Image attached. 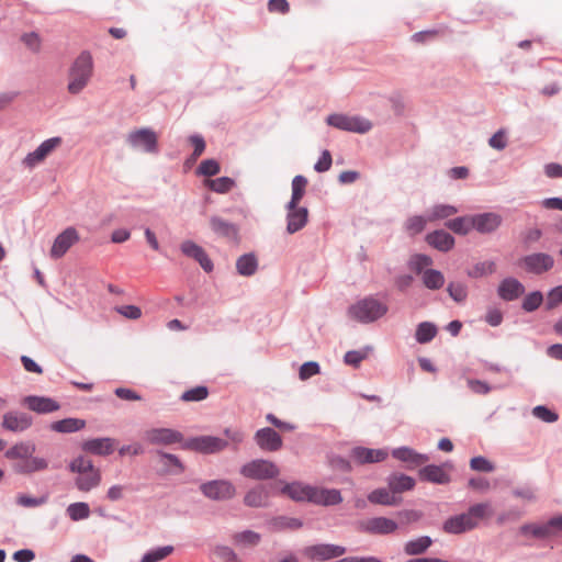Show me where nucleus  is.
I'll return each instance as SVG.
<instances>
[{
	"instance_id": "nucleus-43",
	"label": "nucleus",
	"mask_w": 562,
	"mask_h": 562,
	"mask_svg": "<svg viewBox=\"0 0 562 562\" xmlns=\"http://www.w3.org/2000/svg\"><path fill=\"white\" fill-rule=\"evenodd\" d=\"M429 246H453V237L446 231L440 229L427 235Z\"/></svg>"
},
{
	"instance_id": "nucleus-41",
	"label": "nucleus",
	"mask_w": 562,
	"mask_h": 562,
	"mask_svg": "<svg viewBox=\"0 0 562 562\" xmlns=\"http://www.w3.org/2000/svg\"><path fill=\"white\" fill-rule=\"evenodd\" d=\"M368 501L372 504L396 505L397 499L385 488H378L368 495Z\"/></svg>"
},
{
	"instance_id": "nucleus-22",
	"label": "nucleus",
	"mask_w": 562,
	"mask_h": 562,
	"mask_svg": "<svg viewBox=\"0 0 562 562\" xmlns=\"http://www.w3.org/2000/svg\"><path fill=\"white\" fill-rule=\"evenodd\" d=\"M24 402L31 411L40 414L52 413L59 409V404L49 397L27 396Z\"/></svg>"
},
{
	"instance_id": "nucleus-16",
	"label": "nucleus",
	"mask_w": 562,
	"mask_h": 562,
	"mask_svg": "<svg viewBox=\"0 0 562 562\" xmlns=\"http://www.w3.org/2000/svg\"><path fill=\"white\" fill-rule=\"evenodd\" d=\"M32 425V418L25 413H7L3 415L2 427L7 430L24 431Z\"/></svg>"
},
{
	"instance_id": "nucleus-9",
	"label": "nucleus",
	"mask_w": 562,
	"mask_h": 562,
	"mask_svg": "<svg viewBox=\"0 0 562 562\" xmlns=\"http://www.w3.org/2000/svg\"><path fill=\"white\" fill-rule=\"evenodd\" d=\"M228 446L225 439L214 436H199L189 439L184 447L201 453H215Z\"/></svg>"
},
{
	"instance_id": "nucleus-13",
	"label": "nucleus",
	"mask_w": 562,
	"mask_h": 562,
	"mask_svg": "<svg viewBox=\"0 0 562 562\" xmlns=\"http://www.w3.org/2000/svg\"><path fill=\"white\" fill-rule=\"evenodd\" d=\"M255 441L265 451L276 452L282 448V437L272 428L265 427L256 431Z\"/></svg>"
},
{
	"instance_id": "nucleus-46",
	"label": "nucleus",
	"mask_w": 562,
	"mask_h": 562,
	"mask_svg": "<svg viewBox=\"0 0 562 562\" xmlns=\"http://www.w3.org/2000/svg\"><path fill=\"white\" fill-rule=\"evenodd\" d=\"M67 513L71 520L78 521L90 516V508L87 503H72L67 507Z\"/></svg>"
},
{
	"instance_id": "nucleus-27",
	"label": "nucleus",
	"mask_w": 562,
	"mask_h": 562,
	"mask_svg": "<svg viewBox=\"0 0 562 562\" xmlns=\"http://www.w3.org/2000/svg\"><path fill=\"white\" fill-rule=\"evenodd\" d=\"M232 540L238 548H254L260 543L261 535L252 530H244L235 532Z\"/></svg>"
},
{
	"instance_id": "nucleus-63",
	"label": "nucleus",
	"mask_w": 562,
	"mask_h": 562,
	"mask_svg": "<svg viewBox=\"0 0 562 562\" xmlns=\"http://www.w3.org/2000/svg\"><path fill=\"white\" fill-rule=\"evenodd\" d=\"M46 159V157L43 155V153L37 147L34 151L26 155V157L23 159V165L26 168H34L38 164L43 162Z\"/></svg>"
},
{
	"instance_id": "nucleus-44",
	"label": "nucleus",
	"mask_w": 562,
	"mask_h": 562,
	"mask_svg": "<svg viewBox=\"0 0 562 562\" xmlns=\"http://www.w3.org/2000/svg\"><path fill=\"white\" fill-rule=\"evenodd\" d=\"M211 227L212 229L222 236H235L237 233V228L234 224L228 223L220 217H213L211 220Z\"/></svg>"
},
{
	"instance_id": "nucleus-62",
	"label": "nucleus",
	"mask_w": 562,
	"mask_h": 562,
	"mask_svg": "<svg viewBox=\"0 0 562 562\" xmlns=\"http://www.w3.org/2000/svg\"><path fill=\"white\" fill-rule=\"evenodd\" d=\"M317 373H319L318 363L315 361H308L301 366L299 376L302 381H305Z\"/></svg>"
},
{
	"instance_id": "nucleus-29",
	"label": "nucleus",
	"mask_w": 562,
	"mask_h": 562,
	"mask_svg": "<svg viewBox=\"0 0 562 562\" xmlns=\"http://www.w3.org/2000/svg\"><path fill=\"white\" fill-rule=\"evenodd\" d=\"M519 531L524 536H531L537 539H547L555 536L554 531L550 530L548 521L542 525L526 524L519 528Z\"/></svg>"
},
{
	"instance_id": "nucleus-35",
	"label": "nucleus",
	"mask_w": 562,
	"mask_h": 562,
	"mask_svg": "<svg viewBox=\"0 0 562 562\" xmlns=\"http://www.w3.org/2000/svg\"><path fill=\"white\" fill-rule=\"evenodd\" d=\"M86 422L79 418H65L54 422L50 428L57 432H74L85 427Z\"/></svg>"
},
{
	"instance_id": "nucleus-56",
	"label": "nucleus",
	"mask_w": 562,
	"mask_h": 562,
	"mask_svg": "<svg viewBox=\"0 0 562 562\" xmlns=\"http://www.w3.org/2000/svg\"><path fill=\"white\" fill-rule=\"evenodd\" d=\"M532 415L544 422V423H554L558 420L559 416L553 411L549 409L547 406L538 405L532 408Z\"/></svg>"
},
{
	"instance_id": "nucleus-14",
	"label": "nucleus",
	"mask_w": 562,
	"mask_h": 562,
	"mask_svg": "<svg viewBox=\"0 0 562 562\" xmlns=\"http://www.w3.org/2000/svg\"><path fill=\"white\" fill-rule=\"evenodd\" d=\"M525 293L524 284L516 278L508 277L501 281L497 288L498 296L504 301H514Z\"/></svg>"
},
{
	"instance_id": "nucleus-47",
	"label": "nucleus",
	"mask_w": 562,
	"mask_h": 562,
	"mask_svg": "<svg viewBox=\"0 0 562 562\" xmlns=\"http://www.w3.org/2000/svg\"><path fill=\"white\" fill-rule=\"evenodd\" d=\"M173 550L175 548L172 546L157 548L155 550L146 552L142 557L140 562H159L166 559L168 555H170L173 552Z\"/></svg>"
},
{
	"instance_id": "nucleus-21",
	"label": "nucleus",
	"mask_w": 562,
	"mask_h": 562,
	"mask_svg": "<svg viewBox=\"0 0 562 562\" xmlns=\"http://www.w3.org/2000/svg\"><path fill=\"white\" fill-rule=\"evenodd\" d=\"M392 456L402 462L408 463L411 467L422 465L429 460L428 456L418 453L408 447L394 449Z\"/></svg>"
},
{
	"instance_id": "nucleus-33",
	"label": "nucleus",
	"mask_w": 562,
	"mask_h": 562,
	"mask_svg": "<svg viewBox=\"0 0 562 562\" xmlns=\"http://www.w3.org/2000/svg\"><path fill=\"white\" fill-rule=\"evenodd\" d=\"M269 526L273 531H282L285 529L296 530L303 526V522L299 518L279 516L272 518L269 521Z\"/></svg>"
},
{
	"instance_id": "nucleus-28",
	"label": "nucleus",
	"mask_w": 562,
	"mask_h": 562,
	"mask_svg": "<svg viewBox=\"0 0 562 562\" xmlns=\"http://www.w3.org/2000/svg\"><path fill=\"white\" fill-rule=\"evenodd\" d=\"M100 482L101 474L99 469H95L90 472H86L85 474H79L75 481V484L79 491L89 492L90 490L97 487Z\"/></svg>"
},
{
	"instance_id": "nucleus-51",
	"label": "nucleus",
	"mask_w": 562,
	"mask_h": 562,
	"mask_svg": "<svg viewBox=\"0 0 562 562\" xmlns=\"http://www.w3.org/2000/svg\"><path fill=\"white\" fill-rule=\"evenodd\" d=\"M207 395H209L207 387L204 385H199V386H195L193 389H190V390L183 392L180 398L183 402H199V401L205 400L207 397Z\"/></svg>"
},
{
	"instance_id": "nucleus-37",
	"label": "nucleus",
	"mask_w": 562,
	"mask_h": 562,
	"mask_svg": "<svg viewBox=\"0 0 562 562\" xmlns=\"http://www.w3.org/2000/svg\"><path fill=\"white\" fill-rule=\"evenodd\" d=\"M457 213L458 209L450 204H437L426 212L429 222L448 218Z\"/></svg>"
},
{
	"instance_id": "nucleus-32",
	"label": "nucleus",
	"mask_w": 562,
	"mask_h": 562,
	"mask_svg": "<svg viewBox=\"0 0 562 562\" xmlns=\"http://www.w3.org/2000/svg\"><path fill=\"white\" fill-rule=\"evenodd\" d=\"M35 451V446L31 442H19L8 449L4 453L8 459H22L25 461Z\"/></svg>"
},
{
	"instance_id": "nucleus-17",
	"label": "nucleus",
	"mask_w": 562,
	"mask_h": 562,
	"mask_svg": "<svg viewBox=\"0 0 562 562\" xmlns=\"http://www.w3.org/2000/svg\"><path fill=\"white\" fill-rule=\"evenodd\" d=\"M473 229L480 233L494 232L502 223L501 215L496 213H484L472 215Z\"/></svg>"
},
{
	"instance_id": "nucleus-26",
	"label": "nucleus",
	"mask_w": 562,
	"mask_h": 562,
	"mask_svg": "<svg viewBox=\"0 0 562 562\" xmlns=\"http://www.w3.org/2000/svg\"><path fill=\"white\" fill-rule=\"evenodd\" d=\"M48 468V462L44 458L30 457L25 461L14 464L13 469L20 474H31L33 472L43 471Z\"/></svg>"
},
{
	"instance_id": "nucleus-11",
	"label": "nucleus",
	"mask_w": 562,
	"mask_h": 562,
	"mask_svg": "<svg viewBox=\"0 0 562 562\" xmlns=\"http://www.w3.org/2000/svg\"><path fill=\"white\" fill-rule=\"evenodd\" d=\"M554 260L543 252H536L519 260V265L529 273L541 274L553 267Z\"/></svg>"
},
{
	"instance_id": "nucleus-57",
	"label": "nucleus",
	"mask_w": 562,
	"mask_h": 562,
	"mask_svg": "<svg viewBox=\"0 0 562 562\" xmlns=\"http://www.w3.org/2000/svg\"><path fill=\"white\" fill-rule=\"evenodd\" d=\"M447 291L456 302H463L467 299V288L460 282L449 283Z\"/></svg>"
},
{
	"instance_id": "nucleus-18",
	"label": "nucleus",
	"mask_w": 562,
	"mask_h": 562,
	"mask_svg": "<svg viewBox=\"0 0 562 562\" xmlns=\"http://www.w3.org/2000/svg\"><path fill=\"white\" fill-rule=\"evenodd\" d=\"M342 502V496L339 490L336 488H317L314 487L312 494V503L322 506L338 505Z\"/></svg>"
},
{
	"instance_id": "nucleus-59",
	"label": "nucleus",
	"mask_w": 562,
	"mask_h": 562,
	"mask_svg": "<svg viewBox=\"0 0 562 562\" xmlns=\"http://www.w3.org/2000/svg\"><path fill=\"white\" fill-rule=\"evenodd\" d=\"M196 172L207 177L215 176L220 172V164L214 159L203 160Z\"/></svg>"
},
{
	"instance_id": "nucleus-15",
	"label": "nucleus",
	"mask_w": 562,
	"mask_h": 562,
	"mask_svg": "<svg viewBox=\"0 0 562 562\" xmlns=\"http://www.w3.org/2000/svg\"><path fill=\"white\" fill-rule=\"evenodd\" d=\"M386 457L387 452L382 449L356 447L351 450V458L360 464L380 462Z\"/></svg>"
},
{
	"instance_id": "nucleus-3",
	"label": "nucleus",
	"mask_w": 562,
	"mask_h": 562,
	"mask_svg": "<svg viewBox=\"0 0 562 562\" xmlns=\"http://www.w3.org/2000/svg\"><path fill=\"white\" fill-rule=\"evenodd\" d=\"M387 305L373 297H366L348 308V315L359 323H372L387 313Z\"/></svg>"
},
{
	"instance_id": "nucleus-54",
	"label": "nucleus",
	"mask_w": 562,
	"mask_h": 562,
	"mask_svg": "<svg viewBox=\"0 0 562 562\" xmlns=\"http://www.w3.org/2000/svg\"><path fill=\"white\" fill-rule=\"evenodd\" d=\"M470 468L476 472L490 473L495 470L493 462L487 460L485 457L479 456L470 460Z\"/></svg>"
},
{
	"instance_id": "nucleus-53",
	"label": "nucleus",
	"mask_w": 562,
	"mask_h": 562,
	"mask_svg": "<svg viewBox=\"0 0 562 562\" xmlns=\"http://www.w3.org/2000/svg\"><path fill=\"white\" fill-rule=\"evenodd\" d=\"M542 301V293L540 291H533L525 296L521 307L526 312H533L541 305Z\"/></svg>"
},
{
	"instance_id": "nucleus-30",
	"label": "nucleus",
	"mask_w": 562,
	"mask_h": 562,
	"mask_svg": "<svg viewBox=\"0 0 562 562\" xmlns=\"http://www.w3.org/2000/svg\"><path fill=\"white\" fill-rule=\"evenodd\" d=\"M181 250L186 257L198 261L205 272L213 270V262L204 251V248H181Z\"/></svg>"
},
{
	"instance_id": "nucleus-12",
	"label": "nucleus",
	"mask_w": 562,
	"mask_h": 562,
	"mask_svg": "<svg viewBox=\"0 0 562 562\" xmlns=\"http://www.w3.org/2000/svg\"><path fill=\"white\" fill-rule=\"evenodd\" d=\"M144 439L150 445L168 446L181 442L183 436L181 432L170 428H151L145 431Z\"/></svg>"
},
{
	"instance_id": "nucleus-45",
	"label": "nucleus",
	"mask_w": 562,
	"mask_h": 562,
	"mask_svg": "<svg viewBox=\"0 0 562 562\" xmlns=\"http://www.w3.org/2000/svg\"><path fill=\"white\" fill-rule=\"evenodd\" d=\"M205 186L216 193H226L234 187V180L228 177L205 180Z\"/></svg>"
},
{
	"instance_id": "nucleus-34",
	"label": "nucleus",
	"mask_w": 562,
	"mask_h": 562,
	"mask_svg": "<svg viewBox=\"0 0 562 562\" xmlns=\"http://www.w3.org/2000/svg\"><path fill=\"white\" fill-rule=\"evenodd\" d=\"M432 540L428 536H423L405 543L404 551L407 555H420L431 546Z\"/></svg>"
},
{
	"instance_id": "nucleus-20",
	"label": "nucleus",
	"mask_w": 562,
	"mask_h": 562,
	"mask_svg": "<svg viewBox=\"0 0 562 562\" xmlns=\"http://www.w3.org/2000/svg\"><path fill=\"white\" fill-rule=\"evenodd\" d=\"M114 439L111 438H95L85 441L82 449L93 454L108 456L114 451Z\"/></svg>"
},
{
	"instance_id": "nucleus-58",
	"label": "nucleus",
	"mask_w": 562,
	"mask_h": 562,
	"mask_svg": "<svg viewBox=\"0 0 562 562\" xmlns=\"http://www.w3.org/2000/svg\"><path fill=\"white\" fill-rule=\"evenodd\" d=\"M496 265L494 261H485L476 263L471 271H469L470 277L479 278L485 276L487 273L495 272Z\"/></svg>"
},
{
	"instance_id": "nucleus-5",
	"label": "nucleus",
	"mask_w": 562,
	"mask_h": 562,
	"mask_svg": "<svg viewBox=\"0 0 562 562\" xmlns=\"http://www.w3.org/2000/svg\"><path fill=\"white\" fill-rule=\"evenodd\" d=\"M327 123L336 128L355 133H367L372 128V124L369 120L344 114L329 115Z\"/></svg>"
},
{
	"instance_id": "nucleus-60",
	"label": "nucleus",
	"mask_w": 562,
	"mask_h": 562,
	"mask_svg": "<svg viewBox=\"0 0 562 562\" xmlns=\"http://www.w3.org/2000/svg\"><path fill=\"white\" fill-rule=\"evenodd\" d=\"M47 502V496L41 497H32L25 494H21L16 497V504L23 507H36L45 504Z\"/></svg>"
},
{
	"instance_id": "nucleus-39",
	"label": "nucleus",
	"mask_w": 562,
	"mask_h": 562,
	"mask_svg": "<svg viewBox=\"0 0 562 562\" xmlns=\"http://www.w3.org/2000/svg\"><path fill=\"white\" fill-rule=\"evenodd\" d=\"M447 226L456 234L467 235L473 229L472 215L450 220Z\"/></svg>"
},
{
	"instance_id": "nucleus-4",
	"label": "nucleus",
	"mask_w": 562,
	"mask_h": 562,
	"mask_svg": "<svg viewBox=\"0 0 562 562\" xmlns=\"http://www.w3.org/2000/svg\"><path fill=\"white\" fill-rule=\"evenodd\" d=\"M239 472L247 479L263 481L276 479L280 474V469L270 460L256 459L245 463Z\"/></svg>"
},
{
	"instance_id": "nucleus-40",
	"label": "nucleus",
	"mask_w": 562,
	"mask_h": 562,
	"mask_svg": "<svg viewBox=\"0 0 562 562\" xmlns=\"http://www.w3.org/2000/svg\"><path fill=\"white\" fill-rule=\"evenodd\" d=\"M422 279L424 285L430 290L440 289L445 283L443 274L435 269H426L423 272Z\"/></svg>"
},
{
	"instance_id": "nucleus-19",
	"label": "nucleus",
	"mask_w": 562,
	"mask_h": 562,
	"mask_svg": "<svg viewBox=\"0 0 562 562\" xmlns=\"http://www.w3.org/2000/svg\"><path fill=\"white\" fill-rule=\"evenodd\" d=\"M308 211L306 207L294 206L288 204V232L293 234L303 228L307 222Z\"/></svg>"
},
{
	"instance_id": "nucleus-23",
	"label": "nucleus",
	"mask_w": 562,
	"mask_h": 562,
	"mask_svg": "<svg viewBox=\"0 0 562 562\" xmlns=\"http://www.w3.org/2000/svg\"><path fill=\"white\" fill-rule=\"evenodd\" d=\"M244 504L254 508L266 507L269 504V492L261 485L256 486L245 494Z\"/></svg>"
},
{
	"instance_id": "nucleus-55",
	"label": "nucleus",
	"mask_w": 562,
	"mask_h": 562,
	"mask_svg": "<svg viewBox=\"0 0 562 562\" xmlns=\"http://www.w3.org/2000/svg\"><path fill=\"white\" fill-rule=\"evenodd\" d=\"M22 43L33 53H38L42 46V38L36 32L24 33L21 36Z\"/></svg>"
},
{
	"instance_id": "nucleus-6",
	"label": "nucleus",
	"mask_w": 562,
	"mask_h": 562,
	"mask_svg": "<svg viewBox=\"0 0 562 562\" xmlns=\"http://www.w3.org/2000/svg\"><path fill=\"white\" fill-rule=\"evenodd\" d=\"M127 143L145 153L156 154L158 151V136L150 128H138L127 135Z\"/></svg>"
},
{
	"instance_id": "nucleus-42",
	"label": "nucleus",
	"mask_w": 562,
	"mask_h": 562,
	"mask_svg": "<svg viewBox=\"0 0 562 562\" xmlns=\"http://www.w3.org/2000/svg\"><path fill=\"white\" fill-rule=\"evenodd\" d=\"M437 334V328L432 323L424 322L417 326L415 338L419 344H427Z\"/></svg>"
},
{
	"instance_id": "nucleus-31",
	"label": "nucleus",
	"mask_w": 562,
	"mask_h": 562,
	"mask_svg": "<svg viewBox=\"0 0 562 562\" xmlns=\"http://www.w3.org/2000/svg\"><path fill=\"white\" fill-rule=\"evenodd\" d=\"M236 268L241 276H251L258 268V259L254 252L240 256L236 261Z\"/></svg>"
},
{
	"instance_id": "nucleus-7",
	"label": "nucleus",
	"mask_w": 562,
	"mask_h": 562,
	"mask_svg": "<svg viewBox=\"0 0 562 562\" xmlns=\"http://www.w3.org/2000/svg\"><path fill=\"white\" fill-rule=\"evenodd\" d=\"M202 494L212 501H227L235 496L236 488L227 480H213L201 484Z\"/></svg>"
},
{
	"instance_id": "nucleus-1",
	"label": "nucleus",
	"mask_w": 562,
	"mask_h": 562,
	"mask_svg": "<svg viewBox=\"0 0 562 562\" xmlns=\"http://www.w3.org/2000/svg\"><path fill=\"white\" fill-rule=\"evenodd\" d=\"M490 503L472 505L465 513L454 515L445 520L442 530L450 535H460L477 528L482 520L492 516Z\"/></svg>"
},
{
	"instance_id": "nucleus-64",
	"label": "nucleus",
	"mask_w": 562,
	"mask_h": 562,
	"mask_svg": "<svg viewBox=\"0 0 562 562\" xmlns=\"http://www.w3.org/2000/svg\"><path fill=\"white\" fill-rule=\"evenodd\" d=\"M562 303V285L552 289L547 296V308L552 310Z\"/></svg>"
},
{
	"instance_id": "nucleus-50",
	"label": "nucleus",
	"mask_w": 562,
	"mask_h": 562,
	"mask_svg": "<svg viewBox=\"0 0 562 562\" xmlns=\"http://www.w3.org/2000/svg\"><path fill=\"white\" fill-rule=\"evenodd\" d=\"M69 470L72 473L85 474L95 470V468L90 459L79 456L69 463Z\"/></svg>"
},
{
	"instance_id": "nucleus-48",
	"label": "nucleus",
	"mask_w": 562,
	"mask_h": 562,
	"mask_svg": "<svg viewBox=\"0 0 562 562\" xmlns=\"http://www.w3.org/2000/svg\"><path fill=\"white\" fill-rule=\"evenodd\" d=\"M427 222H429L427 214L425 216H412L406 221L405 229L409 235L419 234L424 231Z\"/></svg>"
},
{
	"instance_id": "nucleus-2",
	"label": "nucleus",
	"mask_w": 562,
	"mask_h": 562,
	"mask_svg": "<svg viewBox=\"0 0 562 562\" xmlns=\"http://www.w3.org/2000/svg\"><path fill=\"white\" fill-rule=\"evenodd\" d=\"M93 74L92 57L88 52H82L72 63L68 72L67 90L71 94L81 92L90 81Z\"/></svg>"
},
{
	"instance_id": "nucleus-8",
	"label": "nucleus",
	"mask_w": 562,
	"mask_h": 562,
	"mask_svg": "<svg viewBox=\"0 0 562 562\" xmlns=\"http://www.w3.org/2000/svg\"><path fill=\"white\" fill-rule=\"evenodd\" d=\"M346 551L342 546L319 543L305 547L302 554L310 561H327L344 555Z\"/></svg>"
},
{
	"instance_id": "nucleus-49",
	"label": "nucleus",
	"mask_w": 562,
	"mask_h": 562,
	"mask_svg": "<svg viewBox=\"0 0 562 562\" xmlns=\"http://www.w3.org/2000/svg\"><path fill=\"white\" fill-rule=\"evenodd\" d=\"M79 235L76 228L68 227L63 233H60L53 246H71L76 243H79Z\"/></svg>"
},
{
	"instance_id": "nucleus-52",
	"label": "nucleus",
	"mask_w": 562,
	"mask_h": 562,
	"mask_svg": "<svg viewBox=\"0 0 562 562\" xmlns=\"http://www.w3.org/2000/svg\"><path fill=\"white\" fill-rule=\"evenodd\" d=\"M432 265V260L430 257L426 255H415L411 258L408 266L415 271L417 274H422L423 272Z\"/></svg>"
},
{
	"instance_id": "nucleus-25",
	"label": "nucleus",
	"mask_w": 562,
	"mask_h": 562,
	"mask_svg": "<svg viewBox=\"0 0 562 562\" xmlns=\"http://www.w3.org/2000/svg\"><path fill=\"white\" fill-rule=\"evenodd\" d=\"M419 476L424 481L436 484H447L450 482L449 474H447L441 467L435 464L424 467L419 471Z\"/></svg>"
},
{
	"instance_id": "nucleus-38",
	"label": "nucleus",
	"mask_w": 562,
	"mask_h": 562,
	"mask_svg": "<svg viewBox=\"0 0 562 562\" xmlns=\"http://www.w3.org/2000/svg\"><path fill=\"white\" fill-rule=\"evenodd\" d=\"M307 179L303 176H295L292 180V198L289 202L290 207L297 206L305 194Z\"/></svg>"
},
{
	"instance_id": "nucleus-61",
	"label": "nucleus",
	"mask_w": 562,
	"mask_h": 562,
	"mask_svg": "<svg viewBox=\"0 0 562 562\" xmlns=\"http://www.w3.org/2000/svg\"><path fill=\"white\" fill-rule=\"evenodd\" d=\"M214 554L224 562H237L238 558L235 551L227 546H217L214 549Z\"/></svg>"
},
{
	"instance_id": "nucleus-10",
	"label": "nucleus",
	"mask_w": 562,
	"mask_h": 562,
	"mask_svg": "<svg viewBox=\"0 0 562 562\" xmlns=\"http://www.w3.org/2000/svg\"><path fill=\"white\" fill-rule=\"evenodd\" d=\"M357 528L361 532L389 535L397 529V524L386 517H374L358 521Z\"/></svg>"
},
{
	"instance_id": "nucleus-24",
	"label": "nucleus",
	"mask_w": 562,
	"mask_h": 562,
	"mask_svg": "<svg viewBox=\"0 0 562 562\" xmlns=\"http://www.w3.org/2000/svg\"><path fill=\"white\" fill-rule=\"evenodd\" d=\"M314 487L308 485H302L300 483L285 484L281 492L286 494L290 498L296 502L308 501L312 502V494Z\"/></svg>"
},
{
	"instance_id": "nucleus-36",
	"label": "nucleus",
	"mask_w": 562,
	"mask_h": 562,
	"mask_svg": "<svg viewBox=\"0 0 562 562\" xmlns=\"http://www.w3.org/2000/svg\"><path fill=\"white\" fill-rule=\"evenodd\" d=\"M415 480L412 476L401 474L392 475L389 479V487L394 493H402L414 487Z\"/></svg>"
}]
</instances>
